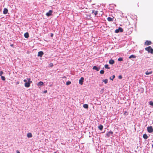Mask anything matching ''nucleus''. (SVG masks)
Here are the masks:
<instances>
[{
  "label": "nucleus",
  "instance_id": "nucleus-1",
  "mask_svg": "<svg viewBox=\"0 0 153 153\" xmlns=\"http://www.w3.org/2000/svg\"><path fill=\"white\" fill-rule=\"evenodd\" d=\"M145 49L146 51H147L149 53H150L152 54L153 53V49L151 46H149L145 48Z\"/></svg>",
  "mask_w": 153,
  "mask_h": 153
},
{
  "label": "nucleus",
  "instance_id": "nucleus-2",
  "mask_svg": "<svg viewBox=\"0 0 153 153\" xmlns=\"http://www.w3.org/2000/svg\"><path fill=\"white\" fill-rule=\"evenodd\" d=\"M148 131L150 133H152L153 131V129L152 126H150L147 128Z\"/></svg>",
  "mask_w": 153,
  "mask_h": 153
},
{
  "label": "nucleus",
  "instance_id": "nucleus-3",
  "mask_svg": "<svg viewBox=\"0 0 153 153\" xmlns=\"http://www.w3.org/2000/svg\"><path fill=\"white\" fill-rule=\"evenodd\" d=\"M113 132L112 131H110L107 133L106 135L108 137H109L110 135L112 136L113 134Z\"/></svg>",
  "mask_w": 153,
  "mask_h": 153
},
{
  "label": "nucleus",
  "instance_id": "nucleus-4",
  "mask_svg": "<svg viewBox=\"0 0 153 153\" xmlns=\"http://www.w3.org/2000/svg\"><path fill=\"white\" fill-rule=\"evenodd\" d=\"M53 11L52 10H50L49 12L46 13V15L48 16L52 15Z\"/></svg>",
  "mask_w": 153,
  "mask_h": 153
},
{
  "label": "nucleus",
  "instance_id": "nucleus-5",
  "mask_svg": "<svg viewBox=\"0 0 153 153\" xmlns=\"http://www.w3.org/2000/svg\"><path fill=\"white\" fill-rule=\"evenodd\" d=\"M83 80L84 78L83 77H81L79 81V84L81 85H82L83 83Z\"/></svg>",
  "mask_w": 153,
  "mask_h": 153
},
{
  "label": "nucleus",
  "instance_id": "nucleus-6",
  "mask_svg": "<svg viewBox=\"0 0 153 153\" xmlns=\"http://www.w3.org/2000/svg\"><path fill=\"white\" fill-rule=\"evenodd\" d=\"M44 53L42 51H40L38 53V54L37 56H40V57H42V56L43 55Z\"/></svg>",
  "mask_w": 153,
  "mask_h": 153
},
{
  "label": "nucleus",
  "instance_id": "nucleus-7",
  "mask_svg": "<svg viewBox=\"0 0 153 153\" xmlns=\"http://www.w3.org/2000/svg\"><path fill=\"white\" fill-rule=\"evenodd\" d=\"M152 43V42L150 41H146L145 44L147 45H150Z\"/></svg>",
  "mask_w": 153,
  "mask_h": 153
},
{
  "label": "nucleus",
  "instance_id": "nucleus-8",
  "mask_svg": "<svg viewBox=\"0 0 153 153\" xmlns=\"http://www.w3.org/2000/svg\"><path fill=\"white\" fill-rule=\"evenodd\" d=\"M30 83L27 82L25 83V87L28 88L30 87Z\"/></svg>",
  "mask_w": 153,
  "mask_h": 153
},
{
  "label": "nucleus",
  "instance_id": "nucleus-9",
  "mask_svg": "<svg viewBox=\"0 0 153 153\" xmlns=\"http://www.w3.org/2000/svg\"><path fill=\"white\" fill-rule=\"evenodd\" d=\"M98 11H97V10L95 11L94 10H92V13L93 14L94 13V15L95 16L97 15L98 14Z\"/></svg>",
  "mask_w": 153,
  "mask_h": 153
},
{
  "label": "nucleus",
  "instance_id": "nucleus-10",
  "mask_svg": "<svg viewBox=\"0 0 153 153\" xmlns=\"http://www.w3.org/2000/svg\"><path fill=\"white\" fill-rule=\"evenodd\" d=\"M8 11V10L6 8H4V9L3 13L4 14H6Z\"/></svg>",
  "mask_w": 153,
  "mask_h": 153
},
{
  "label": "nucleus",
  "instance_id": "nucleus-11",
  "mask_svg": "<svg viewBox=\"0 0 153 153\" xmlns=\"http://www.w3.org/2000/svg\"><path fill=\"white\" fill-rule=\"evenodd\" d=\"M109 63L110 64L113 65L114 63V60L111 59L109 61Z\"/></svg>",
  "mask_w": 153,
  "mask_h": 153
},
{
  "label": "nucleus",
  "instance_id": "nucleus-12",
  "mask_svg": "<svg viewBox=\"0 0 153 153\" xmlns=\"http://www.w3.org/2000/svg\"><path fill=\"white\" fill-rule=\"evenodd\" d=\"M43 84V82L40 81L37 84V85L38 86H42Z\"/></svg>",
  "mask_w": 153,
  "mask_h": 153
},
{
  "label": "nucleus",
  "instance_id": "nucleus-13",
  "mask_svg": "<svg viewBox=\"0 0 153 153\" xmlns=\"http://www.w3.org/2000/svg\"><path fill=\"white\" fill-rule=\"evenodd\" d=\"M24 36L25 38H27L29 37V34L28 33H26L24 34Z\"/></svg>",
  "mask_w": 153,
  "mask_h": 153
},
{
  "label": "nucleus",
  "instance_id": "nucleus-14",
  "mask_svg": "<svg viewBox=\"0 0 153 153\" xmlns=\"http://www.w3.org/2000/svg\"><path fill=\"white\" fill-rule=\"evenodd\" d=\"M107 20L109 22L113 21V18L108 17L107 18Z\"/></svg>",
  "mask_w": 153,
  "mask_h": 153
},
{
  "label": "nucleus",
  "instance_id": "nucleus-15",
  "mask_svg": "<svg viewBox=\"0 0 153 153\" xmlns=\"http://www.w3.org/2000/svg\"><path fill=\"white\" fill-rule=\"evenodd\" d=\"M93 70H96L97 71H99V68H98L96 66H94L93 68Z\"/></svg>",
  "mask_w": 153,
  "mask_h": 153
},
{
  "label": "nucleus",
  "instance_id": "nucleus-16",
  "mask_svg": "<svg viewBox=\"0 0 153 153\" xmlns=\"http://www.w3.org/2000/svg\"><path fill=\"white\" fill-rule=\"evenodd\" d=\"M27 137L28 138H30L32 137V135L31 133H28L27 134Z\"/></svg>",
  "mask_w": 153,
  "mask_h": 153
},
{
  "label": "nucleus",
  "instance_id": "nucleus-17",
  "mask_svg": "<svg viewBox=\"0 0 153 153\" xmlns=\"http://www.w3.org/2000/svg\"><path fill=\"white\" fill-rule=\"evenodd\" d=\"M152 71H147L146 72V75H149V74H151L152 73Z\"/></svg>",
  "mask_w": 153,
  "mask_h": 153
},
{
  "label": "nucleus",
  "instance_id": "nucleus-18",
  "mask_svg": "<svg viewBox=\"0 0 153 153\" xmlns=\"http://www.w3.org/2000/svg\"><path fill=\"white\" fill-rule=\"evenodd\" d=\"M98 128L100 130H101L103 129V126L102 125H100L98 126Z\"/></svg>",
  "mask_w": 153,
  "mask_h": 153
},
{
  "label": "nucleus",
  "instance_id": "nucleus-19",
  "mask_svg": "<svg viewBox=\"0 0 153 153\" xmlns=\"http://www.w3.org/2000/svg\"><path fill=\"white\" fill-rule=\"evenodd\" d=\"M143 137L145 139H147L148 137L147 135L146 134H144L143 135Z\"/></svg>",
  "mask_w": 153,
  "mask_h": 153
},
{
  "label": "nucleus",
  "instance_id": "nucleus-20",
  "mask_svg": "<svg viewBox=\"0 0 153 153\" xmlns=\"http://www.w3.org/2000/svg\"><path fill=\"white\" fill-rule=\"evenodd\" d=\"M136 57V56L135 55H131L129 57V59H131V58H135Z\"/></svg>",
  "mask_w": 153,
  "mask_h": 153
},
{
  "label": "nucleus",
  "instance_id": "nucleus-21",
  "mask_svg": "<svg viewBox=\"0 0 153 153\" xmlns=\"http://www.w3.org/2000/svg\"><path fill=\"white\" fill-rule=\"evenodd\" d=\"M83 107L85 108H88V105L87 104H84L83 105Z\"/></svg>",
  "mask_w": 153,
  "mask_h": 153
},
{
  "label": "nucleus",
  "instance_id": "nucleus-22",
  "mask_svg": "<svg viewBox=\"0 0 153 153\" xmlns=\"http://www.w3.org/2000/svg\"><path fill=\"white\" fill-rule=\"evenodd\" d=\"M102 82H104L105 84H107L108 83V79H103L102 81Z\"/></svg>",
  "mask_w": 153,
  "mask_h": 153
},
{
  "label": "nucleus",
  "instance_id": "nucleus-23",
  "mask_svg": "<svg viewBox=\"0 0 153 153\" xmlns=\"http://www.w3.org/2000/svg\"><path fill=\"white\" fill-rule=\"evenodd\" d=\"M115 76L114 75H113L110 78V79L113 80V79L115 78Z\"/></svg>",
  "mask_w": 153,
  "mask_h": 153
},
{
  "label": "nucleus",
  "instance_id": "nucleus-24",
  "mask_svg": "<svg viewBox=\"0 0 153 153\" xmlns=\"http://www.w3.org/2000/svg\"><path fill=\"white\" fill-rule=\"evenodd\" d=\"M149 104L152 106H153V102L152 101H150L149 102Z\"/></svg>",
  "mask_w": 153,
  "mask_h": 153
},
{
  "label": "nucleus",
  "instance_id": "nucleus-25",
  "mask_svg": "<svg viewBox=\"0 0 153 153\" xmlns=\"http://www.w3.org/2000/svg\"><path fill=\"white\" fill-rule=\"evenodd\" d=\"M71 83V82L70 81L67 82H66V85H70Z\"/></svg>",
  "mask_w": 153,
  "mask_h": 153
},
{
  "label": "nucleus",
  "instance_id": "nucleus-26",
  "mask_svg": "<svg viewBox=\"0 0 153 153\" xmlns=\"http://www.w3.org/2000/svg\"><path fill=\"white\" fill-rule=\"evenodd\" d=\"M108 66V65L106 64L105 65V68H107L108 69H109L110 68Z\"/></svg>",
  "mask_w": 153,
  "mask_h": 153
},
{
  "label": "nucleus",
  "instance_id": "nucleus-27",
  "mask_svg": "<svg viewBox=\"0 0 153 153\" xmlns=\"http://www.w3.org/2000/svg\"><path fill=\"white\" fill-rule=\"evenodd\" d=\"M1 78L2 80L4 81L5 80V78L4 76H1Z\"/></svg>",
  "mask_w": 153,
  "mask_h": 153
},
{
  "label": "nucleus",
  "instance_id": "nucleus-28",
  "mask_svg": "<svg viewBox=\"0 0 153 153\" xmlns=\"http://www.w3.org/2000/svg\"><path fill=\"white\" fill-rule=\"evenodd\" d=\"M119 32H122L123 31V29L121 27H119Z\"/></svg>",
  "mask_w": 153,
  "mask_h": 153
},
{
  "label": "nucleus",
  "instance_id": "nucleus-29",
  "mask_svg": "<svg viewBox=\"0 0 153 153\" xmlns=\"http://www.w3.org/2000/svg\"><path fill=\"white\" fill-rule=\"evenodd\" d=\"M128 114V113L126 111H125L124 113V115H127Z\"/></svg>",
  "mask_w": 153,
  "mask_h": 153
},
{
  "label": "nucleus",
  "instance_id": "nucleus-30",
  "mask_svg": "<svg viewBox=\"0 0 153 153\" xmlns=\"http://www.w3.org/2000/svg\"><path fill=\"white\" fill-rule=\"evenodd\" d=\"M118 60L119 61H123V58L121 57L119 58L118 59Z\"/></svg>",
  "mask_w": 153,
  "mask_h": 153
},
{
  "label": "nucleus",
  "instance_id": "nucleus-31",
  "mask_svg": "<svg viewBox=\"0 0 153 153\" xmlns=\"http://www.w3.org/2000/svg\"><path fill=\"white\" fill-rule=\"evenodd\" d=\"M104 71L103 70H101L100 71V73L102 74H103L104 73Z\"/></svg>",
  "mask_w": 153,
  "mask_h": 153
},
{
  "label": "nucleus",
  "instance_id": "nucleus-32",
  "mask_svg": "<svg viewBox=\"0 0 153 153\" xmlns=\"http://www.w3.org/2000/svg\"><path fill=\"white\" fill-rule=\"evenodd\" d=\"M27 79L28 80V81H27L28 82H30V83H32V81H31L30 80V78H27Z\"/></svg>",
  "mask_w": 153,
  "mask_h": 153
},
{
  "label": "nucleus",
  "instance_id": "nucleus-33",
  "mask_svg": "<svg viewBox=\"0 0 153 153\" xmlns=\"http://www.w3.org/2000/svg\"><path fill=\"white\" fill-rule=\"evenodd\" d=\"M119 32V28L118 29H116L115 30V32L116 33H118Z\"/></svg>",
  "mask_w": 153,
  "mask_h": 153
},
{
  "label": "nucleus",
  "instance_id": "nucleus-34",
  "mask_svg": "<svg viewBox=\"0 0 153 153\" xmlns=\"http://www.w3.org/2000/svg\"><path fill=\"white\" fill-rule=\"evenodd\" d=\"M3 72L2 71H1L0 72V76H2V75L3 74Z\"/></svg>",
  "mask_w": 153,
  "mask_h": 153
},
{
  "label": "nucleus",
  "instance_id": "nucleus-35",
  "mask_svg": "<svg viewBox=\"0 0 153 153\" xmlns=\"http://www.w3.org/2000/svg\"><path fill=\"white\" fill-rule=\"evenodd\" d=\"M118 78L119 79H121L122 78V76L121 75H120L119 76Z\"/></svg>",
  "mask_w": 153,
  "mask_h": 153
},
{
  "label": "nucleus",
  "instance_id": "nucleus-36",
  "mask_svg": "<svg viewBox=\"0 0 153 153\" xmlns=\"http://www.w3.org/2000/svg\"><path fill=\"white\" fill-rule=\"evenodd\" d=\"M24 82H25V83L27 82V80L26 79H24Z\"/></svg>",
  "mask_w": 153,
  "mask_h": 153
},
{
  "label": "nucleus",
  "instance_id": "nucleus-37",
  "mask_svg": "<svg viewBox=\"0 0 153 153\" xmlns=\"http://www.w3.org/2000/svg\"><path fill=\"white\" fill-rule=\"evenodd\" d=\"M53 33H51V36L53 37Z\"/></svg>",
  "mask_w": 153,
  "mask_h": 153
},
{
  "label": "nucleus",
  "instance_id": "nucleus-38",
  "mask_svg": "<svg viewBox=\"0 0 153 153\" xmlns=\"http://www.w3.org/2000/svg\"><path fill=\"white\" fill-rule=\"evenodd\" d=\"M19 82L18 81V82H16V84L17 85L19 84Z\"/></svg>",
  "mask_w": 153,
  "mask_h": 153
},
{
  "label": "nucleus",
  "instance_id": "nucleus-39",
  "mask_svg": "<svg viewBox=\"0 0 153 153\" xmlns=\"http://www.w3.org/2000/svg\"><path fill=\"white\" fill-rule=\"evenodd\" d=\"M47 90H46V91H44V93H47Z\"/></svg>",
  "mask_w": 153,
  "mask_h": 153
},
{
  "label": "nucleus",
  "instance_id": "nucleus-40",
  "mask_svg": "<svg viewBox=\"0 0 153 153\" xmlns=\"http://www.w3.org/2000/svg\"><path fill=\"white\" fill-rule=\"evenodd\" d=\"M17 153H20V152L19 151H17Z\"/></svg>",
  "mask_w": 153,
  "mask_h": 153
},
{
  "label": "nucleus",
  "instance_id": "nucleus-41",
  "mask_svg": "<svg viewBox=\"0 0 153 153\" xmlns=\"http://www.w3.org/2000/svg\"><path fill=\"white\" fill-rule=\"evenodd\" d=\"M52 64V65H53V64L52 63H51Z\"/></svg>",
  "mask_w": 153,
  "mask_h": 153
},
{
  "label": "nucleus",
  "instance_id": "nucleus-42",
  "mask_svg": "<svg viewBox=\"0 0 153 153\" xmlns=\"http://www.w3.org/2000/svg\"><path fill=\"white\" fill-rule=\"evenodd\" d=\"M152 147H153V144H152Z\"/></svg>",
  "mask_w": 153,
  "mask_h": 153
},
{
  "label": "nucleus",
  "instance_id": "nucleus-43",
  "mask_svg": "<svg viewBox=\"0 0 153 153\" xmlns=\"http://www.w3.org/2000/svg\"><path fill=\"white\" fill-rule=\"evenodd\" d=\"M54 153H56V152H54Z\"/></svg>",
  "mask_w": 153,
  "mask_h": 153
},
{
  "label": "nucleus",
  "instance_id": "nucleus-44",
  "mask_svg": "<svg viewBox=\"0 0 153 153\" xmlns=\"http://www.w3.org/2000/svg\"><path fill=\"white\" fill-rule=\"evenodd\" d=\"M1 25V24H0V26Z\"/></svg>",
  "mask_w": 153,
  "mask_h": 153
}]
</instances>
